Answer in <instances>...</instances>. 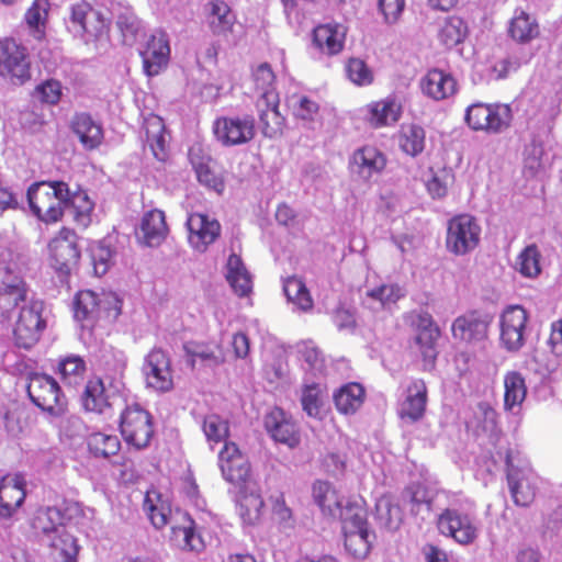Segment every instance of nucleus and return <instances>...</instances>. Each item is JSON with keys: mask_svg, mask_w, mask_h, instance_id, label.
<instances>
[{"mask_svg": "<svg viewBox=\"0 0 562 562\" xmlns=\"http://www.w3.org/2000/svg\"><path fill=\"white\" fill-rule=\"evenodd\" d=\"M67 198L68 183L64 181H40L27 189V201L32 213L46 225L56 224L63 220Z\"/></svg>", "mask_w": 562, "mask_h": 562, "instance_id": "nucleus-1", "label": "nucleus"}, {"mask_svg": "<svg viewBox=\"0 0 562 562\" xmlns=\"http://www.w3.org/2000/svg\"><path fill=\"white\" fill-rule=\"evenodd\" d=\"M44 312L45 303L42 300H31L21 307L12 331L16 347L29 350L37 345L47 328Z\"/></svg>", "mask_w": 562, "mask_h": 562, "instance_id": "nucleus-2", "label": "nucleus"}, {"mask_svg": "<svg viewBox=\"0 0 562 562\" xmlns=\"http://www.w3.org/2000/svg\"><path fill=\"white\" fill-rule=\"evenodd\" d=\"M26 392L34 405L50 415L59 416L67 409V398L59 383L49 374L30 372Z\"/></svg>", "mask_w": 562, "mask_h": 562, "instance_id": "nucleus-3", "label": "nucleus"}, {"mask_svg": "<svg viewBox=\"0 0 562 562\" xmlns=\"http://www.w3.org/2000/svg\"><path fill=\"white\" fill-rule=\"evenodd\" d=\"M50 267L61 278H67L78 267L80 248L76 232L69 227H61L47 245Z\"/></svg>", "mask_w": 562, "mask_h": 562, "instance_id": "nucleus-4", "label": "nucleus"}, {"mask_svg": "<svg viewBox=\"0 0 562 562\" xmlns=\"http://www.w3.org/2000/svg\"><path fill=\"white\" fill-rule=\"evenodd\" d=\"M336 518L341 522L346 548L355 555H364L369 550L366 509L358 503L347 502L340 506Z\"/></svg>", "mask_w": 562, "mask_h": 562, "instance_id": "nucleus-5", "label": "nucleus"}, {"mask_svg": "<svg viewBox=\"0 0 562 562\" xmlns=\"http://www.w3.org/2000/svg\"><path fill=\"white\" fill-rule=\"evenodd\" d=\"M120 431L128 446L144 449L154 436L153 417L139 404L127 405L121 413Z\"/></svg>", "mask_w": 562, "mask_h": 562, "instance_id": "nucleus-6", "label": "nucleus"}, {"mask_svg": "<svg viewBox=\"0 0 562 562\" xmlns=\"http://www.w3.org/2000/svg\"><path fill=\"white\" fill-rule=\"evenodd\" d=\"M481 227L469 214H458L447 224L446 248L456 256H464L480 244Z\"/></svg>", "mask_w": 562, "mask_h": 562, "instance_id": "nucleus-7", "label": "nucleus"}, {"mask_svg": "<svg viewBox=\"0 0 562 562\" xmlns=\"http://www.w3.org/2000/svg\"><path fill=\"white\" fill-rule=\"evenodd\" d=\"M75 317L79 321H95L101 316L116 318L121 313V301L112 293L91 290L79 291L74 301Z\"/></svg>", "mask_w": 562, "mask_h": 562, "instance_id": "nucleus-8", "label": "nucleus"}, {"mask_svg": "<svg viewBox=\"0 0 562 562\" xmlns=\"http://www.w3.org/2000/svg\"><path fill=\"white\" fill-rule=\"evenodd\" d=\"M0 76L20 85L31 79L27 48L14 38L0 40Z\"/></svg>", "mask_w": 562, "mask_h": 562, "instance_id": "nucleus-9", "label": "nucleus"}, {"mask_svg": "<svg viewBox=\"0 0 562 562\" xmlns=\"http://www.w3.org/2000/svg\"><path fill=\"white\" fill-rule=\"evenodd\" d=\"M436 526L440 535L453 539L461 546L472 544L479 533L473 518L457 508H445L438 515Z\"/></svg>", "mask_w": 562, "mask_h": 562, "instance_id": "nucleus-10", "label": "nucleus"}, {"mask_svg": "<svg viewBox=\"0 0 562 562\" xmlns=\"http://www.w3.org/2000/svg\"><path fill=\"white\" fill-rule=\"evenodd\" d=\"M218 467L223 477L243 487L251 477V467L247 456L234 441H225L218 452Z\"/></svg>", "mask_w": 562, "mask_h": 562, "instance_id": "nucleus-11", "label": "nucleus"}, {"mask_svg": "<svg viewBox=\"0 0 562 562\" xmlns=\"http://www.w3.org/2000/svg\"><path fill=\"white\" fill-rule=\"evenodd\" d=\"M214 134L225 146H237L249 143L256 135L252 115L222 116L214 122Z\"/></svg>", "mask_w": 562, "mask_h": 562, "instance_id": "nucleus-12", "label": "nucleus"}, {"mask_svg": "<svg viewBox=\"0 0 562 562\" xmlns=\"http://www.w3.org/2000/svg\"><path fill=\"white\" fill-rule=\"evenodd\" d=\"M186 225L188 243L199 252H205L220 238L222 232V226L216 218L200 212L189 214Z\"/></svg>", "mask_w": 562, "mask_h": 562, "instance_id": "nucleus-13", "label": "nucleus"}, {"mask_svg": "<svg viewBox=\"0 0 562 562\" xmlns=\"http://www.w3.org/2000/svg\"><path fill=\"white\" fill-rule=\"evenodd\" d=\"M527 311L520 305H512L501 315V341L508 351H517L525 344Z\"/></svg>", "mask_w": 562, "mask_h": 562, "instance_id": "nucleus-14", "label": "nucleus"}, {"mask_svg": "<svg viewBox=\"0 0 562 562\" xmlns=\"http://www.w3.org/2000/svg\"><path fill=\"white\" fill-rule=\"evenodd\" d=\"M408 318L416 330L415 342L419 347L424 361L432 366L437 358L436 344L440 336L439 327L427 312H413L408 315Z\"/></svg>", "mask_w": 562, "mask_h": 562, "instance_id": "nucleus-15", "label": "nucleus"}, {"mask_svg": "<svg viewBox=\"0 0 562 562\" xmlns=\"http://www.w3.org/2000/svg\"><path fill=\"white\" fill-rule=\"evenodd\" d=\"M144 370L148 386L160 392H168L173 387L170 358L161 348L150 350Z\"/></svg>", "mask_w": 562, "mask_h": 562, "instance_id": "nucleus-16", "label": "nucleus"}, {"mask_svg": "<svg viewBox=\"0 0 562 562\" xmlns=\"http://www.w3.org/2000/svg\"><path fill=\"white\" fill-rule=\"evenodd\" d=\"M428 387L423 379H414L405 390V397L400 403L397 416L408 423L422 420L426 414Z\"/></svg>", "mask_w": 562, "mask_h": 562, "instance_id": "nucleus-17", "label": "nucleus"}, {"mask_svg": "<svg viewBox=\"0 0 562 562\" xmlns=\"http://www.w3.org/2000/svg\"><path fill=\"white\" fill-rule=\"evenodd\" d=\"M492 316L481 311H470L458 316L452 324L454 338L471 342L480 341L487 337Z\"/></svg>", "mask_w": 562, "mask_h": 562, "instance_id": "nucleus-18", "label": "nucleus"}, {"mask_svg": "<svg viewBox=\"0 0 562 562\" xmlns=\"http://www.w3.org/2000/svg\"><path fill=\"white\" fill-rule=\"evenodd\" d=\"M265 427L274 441L286 445L289 448H295L301 442L299 427L291 417L279 407L272 408L267 414Z\"/></svg>", "mask_w": 562, "mask_h": 562, "instance_id": "nucleus-19", "label": "nucleus"}, {"mask_svg": "<svg viewBox=\"0 0 562 562\" xmlns=\"http://www.w3.org/2000/svg\"><path fill=\"white\" fill-rule=\"evenodd\" d=\"M26 497V482L22 474L4 475L0 480V517L11 518Z\"/></svg>", "mask_w": 562, "mask_h": 562, "instance_id": "nucleus-20", "label": "nucleus"}, {"mask_svg": "<svg viewBox=\"0 0 562 562\" xmlns=\"http://www.w3.org/2000/svg\"><path fill=\"white\" fill-rule=\"evenodd\" d=\"M279 103L280 99L276 90L262 92L258 102L259 120L266 137L274 138L282 135L285 119L279 111Z\"/></svg>", "mask_w": 562, "mask_h": 562, "instance_id": "nucleus-21", "label": "nucleus"}, {"mask_svg": "<svg viewBox=\"0 0 562 562\" xmlns=\"http://www.w3.org/2000/svg\"><path fill=\"white\" fill-rule=\"evenodd\" d=\"M170 57L169 40L165 32L159 31L147 41L146 48L142 52L143 67L149 77L157 76L167 67Z\"/></svg>", "mask_w": 562, "mask_h": 562, "instance_id": "nucleus-22", "label": "nucleus"}, {"mask_svg": "<svg viewBox=\"0 0 562 562\" xmlns=\"http://www.w3.org/2000/svg\"><path fill=\"white\" fill-rule=\"evenodd\" d=\"M188 364L193 369L199 362L204 366L217 367L225 362V353L221 342L188 341L183 345Z\"/></svg>", "mask_w": 562, "mask_h": 562, "instance_id": "nucleus-23", "label": "nucleus"}, {"mask_svg": "<svg viewBox=\"0 0 562 562\" xmlns=\"http://www.w3.org/2000/svg\"><path fill=\"white\" fill-rule=\"evenodd\" d=\"M510 495L516 505L527 507L536 497V476L527 470L512 468L507 472Z\"/></svg>", "mask_w": 562, "mask_h": 562, "instance_id": "nucleus-24", "label": "nucleus"}, {"mask_svg": "<svg viewBox=\"0 0 562 562\" xmlns=\"http://www.w3.org/2000/svg\"><path fill=\"white\" fill-rule=\"evenodd\" d=\"M70 21L79 32L94 36L102 33L108 26L103 14L87 1L71 7Z\"/></svg>", "mask_w": 562, "mask_h": 562, "instance_id": "nucleus-25", "label": "nucleus"}, {"mask_svg": "<svg viewBox=\"0 0 562 562\" xmlns=\"http://www.w3.org/2000/svg\"><path fill=\"white\" fill-rule=\"evenodd\" d=\"M189 158L198 181L207 189L214 190L216 193L221 194L225 189V181L223 176L212 168L211 157L203 155L201 148H191Z\"/></svg>", "mask_w": 562, "mask_h": 562, "instance_id": "nucleus-26", "label": "nucleus"}, {"mask_svg": "<svg viewBox=\"0 0 562 562\" xmlns=\"http://www.w3.org/2000/svg\"><path fill=\"white\" fill-rule=\"evenodd\" d=\"M420 87L427 97L440 101L456 93L457 81L451 74L434 68L422 79Z\"/></svg>", "mask_w": 562, "mask_h": 562, "instance_id": "nucleus-27", "label": "nucleus"}, {"mask_svg": "<svg viewBox=\"0 0 562 562\" xmlns=\"http://www.w3.org/2000/svg\"><path fill=\"white\" fill-rule=\"evenodd\" d=\"M29 285L21 277H13L11 280L0 282V315L10 318L12 312L26 301Z\"/></svg>", "mask_w": 562, "mask_h": 562, "instance_id": "nucleus-28", "label": "nucleus"}, {"mask_svg": "<svg viewBox=\"0 0 562 562\" xmlns=\"http://www.w3.org/2000/svg\"><path fill=\"white\" fill-rule=\"evenodd\" d=\"M345 36V27L338 23L319 24L313 31V43L321 52L336 55L344 48Z\"/></svg>", "mask_w": 562, "mask_h": 562, "instance_id": "nucleus-29", "label": "nucleus"}, {"mask_svg": "<svg viewBox=\"0 0 562 562\" xmlns=\"http://www.w3.org/2000/svg\"><path fill=\"white\" fill-rule=\"evenodd\" d=\"M145 142L149 146L154 157L159 161L168 158V144L164 120L149 114L144 120Z\"/></svg>", "mask_w": 562, "mask_h": 562, "instance_id": "nucleus-30", "label": "nucleus"}, {"mask_svg": "<svg viewBox=\"0 0 562 562\" xmlns=\"http://www.w3.org/2000/svg\"><path fill=\"white\" fill-rule=\"evenodd\" d=\"M366 389L358 382H348L333 393V401L338 413L353 415L363 405Z\"/></svg>", "mask_w": 562, "mask_h": 562, "instance_id": "nucleus-31", "label": "nucleus"}, {"mask_svg": "<svg viewBox=\"0 0 562 562\" xmlns=\"http://www.w3.org/2000/svg\"><path fill=\"white\" fill-rule=\"evenodd\" d=\"M82 406L87 412L103 414L111 408V395L103 380L92 376L88 380L82 396Z\"/></svg>", "mask_w": 562, "mask_h": 562, "instance_id": "nucleus-32", "label": "nucleus"}, {"mask_svg": "<svg viewBox=\"0 0 562 562\" xmlns=\"http://www.w3.org/2000/svg\"><path fill=\"white\" fill-rule=\"evenodd\" d=\"M350 164L360 176L371 178L385 168L386 158L378 148L363 146L353 153Z\"/></svg>", "mask_w": 562, "mask_h": 562, "instance_id": "nucleus-33", "label": "nucleus"}, {"mask_svg": "<svg viewBox=\"0 0 562 562\" xmlns=\"http://www.w3.org/2000/svg\"><path fill=\"white\" fill-rule=\"evenodd\" d=\"M143 509L153 526L157 529H161L170 522L172 514L171 505L169 501L155 488H150L146 492Z\"/></svg>", "mask_w": 562, "mask_h": 562, "instance_id": "nucleus-34", "label": "nucleus"}, {"mask_svg": "<svg viewBox=\"0 0 562 562\" xmlns=\"http://www.w3.org/2000/svg\"><path fill=\"white\" fill-rule=\"evenodd\" d=\"M312 497L323 515L336 518L344 503L335 486L328 481L317 480L312 486Z\"/></svg>", "mask_w": 562, "mask_h": 562, "instance_id": "nucleus-35", "label": "nucleus"}, {"mask_svg": "<svg viewBox=\"0 0 562 562\" xmlns=\"http://www.w3.org/2000/svg\"><path fill=\"white\" fill-rule=\"evenodd\" d=\"M71 130L87 149L99 147L103 140L102 126L87 113H79L72 117Z\"/></svg>", "mask_w": 562, "mask_h": 562, "instance_id": "nucleus-36", "label": "nucleus"}, {"mask_svg": "<svg viewBox=\"0 0 562 562\" xmlns=\"http://www.w3.org/2000/svg\"><path fill=\"white\" fill-rule=\"evenodd\" d=\"M140 232L147 246H159L166 239L169 232L165 213L160 210H151L145 213L140 224Z\"/></svg>", "mask_w": 562, "mask_h": 562, "instance_id": "nucleus-37", "label": "nucleus"}, {"mask_svg": "<svg viewBox=\"0 0 562 562\" xmlns=\"http://www.w3.org/2000/svg\"><path fill=\"white\" fill-rule=\"evenodd\" d=\"M527 397V384L525 376L515 370L504 374V409L514 412L520 409Z\"/></svg>", "mask_w": 562, "mask_h": 562, "instance_id": "nucleus-38", "label": "nucleus"}, {"mask_svg": "<svg viewBox=\"0 0 562 562\" xmlns=\"http://www.w3.org/2000/svg\"><path fill=\"white\" fill-rule=\"evenodd\" d=\"M508 34L514 41L526 44L539 36L540 29L536 19L520 10L512 18Z\"/></svg>", "mask_w": 562, "mask_h": 562, "instance_id": "nucleus-39", "label": "nucleus"}, {"mask_svg": "<svg viewBox=\"0 0 562 562\" xmlns=\"http://www.w3.org/2000/svg\"><path fill=\"white\" fill-rule=\"evenodd\" d=\"M86 372V361L79 355L69 353L57 361L56 373L66 385H78L83 381Z\"/></svg>", "mask_w": 562, "mask_h": 562, "instance_id": "nucleus-40", "label": "nucleus"}, {"mask_svg": "<svg viewBox=\"0 0 562 562\" xmlns=\"http://www.w3.org/2000/svg\"><path fill=\"white\" fill-rule=\"evenodd\" d=\"M401 115V108L394 99H384L368 104V122L372 127L379 128L396 122Z\"/></svg>", "mask_w": 562, "mask_h": 562, "instance_id": "nucleus-41", "label": "nucleus"}, {"mask_svg": "<svg viewBox=\"0 0 562 562\" xmlns=\"http://www.w3.org/2000/svg\"><path fill=\"white\" fill-rule=\"evenodd\" d=\"M227 281L239 296H246L251 292V278L241 258L232 254L227 260Z\"/></svg>", "mask_w": 562, "mask_h": 562, "instance_id": "nucleus-42", "label": "nucleus"}, {"mask_svg": "<svg viewBox=\"0 0 562 562\" xmlns=\"http://www.w3.org/2000/svg\"><path fill=\"white\" fill-rule=\"evenodd\" d=\"M88 451L97 459H109L121 450V441L116 435L92 432L87 438Z\"/></svg>", "mask_w": 562, "mask_h": 562, "instance_id": "nucleus-43", "label": "nucleus"}, {"mask_svg": "<svg viewBox=\"0 0 562 562\" xmlns=\"http://www.w3.org/2000/svg\"><path fill=\"white\" fill-rule=\"evenodd\" d=\"M326 386L316 382L304 384L301 390L302 409L308 417L322 419Z\"/></svg>", "mask_w": 562, "mask_h": 562, "instance_id": "nucleus-44", "label": "nucleus"}, {"mask_svg": "<svg viewBox=\"0 0 562 562\" xmlns=\"http://www.w3.org/2000/svg\"><path fill=\"white\" fill-rule=\"evenodd\" d=\"M468 31V24L461 16L450 15L445 19L438 40L445 47L452 48L464 41Z\"/></svg>", "mask_w": 562, "mask_h": 562, "instance_id": "nucleus-45", "label": "nucleus"}, {"mask_svg": "<svg viewBox=\"0 0 562 562\" xmlns=\"http://www.w3.org/2000/svg\"><path fill=\"white\" fill-rule=\"evenodd\" d=\"M202 430L206 441L211 447L221 442L224 445L225 441H229V422L216 413H211L204 416L202 422Z\"/></svg>", "mask_w": 562, "mask_h": 562, "instance_id": "nucleus-46", "label": "nucleus"}, {"mask_svg": "<svg viewBox=\"0 0 562 562\" xmlns=\"http://www.w3.org/2000/svg\"><path fill=\"white\" fill-rule=\"evenodd\" d=\"M284 294L291 303L296 305L303 312L311 311L314 301L304 281L295 276L288 277L283 282Z\"/></svg>", "mask_w": 562, "mask_h": 562, "instance_id": "nucleus-47", "label": "nucleus"}, {"mask_svg": "<svg viewBox=\"0 0 562 562\" xmlns=\"http://www.w3.org/2000/svg\"><path fill=\"white\" fill-rule=\"evenodd\" d=\"M263 499L259 493L241 492L237 503V510L244 522L255 525L261 515Z\"/></svg>", "mask_w": 562, "mask_h": 562, "instance_id": "nucleus-48", "label": "nucleus"}, {"mask_svg": "<svg viewBox=\"0 0 562 562\" xmlns=\"http://www.w3.org/2000/svg\"><path fill=\"white\" fill-rule=\"evenodd\" d=\"M400 146L409 156L419 155L425 148V131L416 124L404 125L400 135Z\"/></svg>", "mask_w": 562, "mask_h": 562, "instance_id": "nucleus-49", "label": "nucleus"}, {"mask_svg": "<svg viewBox=\"0 0 562 562\" xmlns=\"http://www.w3.org/2000/svg\"><path fill=\"white\" fill-rule=\"evenodd\" d=\"M210 27L214 34L221 35L232 31L234 16L229 7L221 0L211 2Z\"/></svg>", "mask_w": 562, "mask_h": 562, "instance_id": "nucleus-50", "label": "nucleus"}, {"mask_svg": "<svg viewBox=\"0 0 562 562\" xmlns=\"http://www.w3.org/2000/svg\"><path fill=\"white\" fill-rule=\"evenodd\" d=\"M67 206L74 209V220L76 223L82 226H87L90 223L94 204L85 190L71 192L68 188Z\"/></svg>", "mask_w": 562, "mask_h": 562, "instance_id": "nucleus-51", "label": "nucleus"}, {"mask_svg": "<svg viewBox=\"0 0 562 562\" xmlns=\"http://www.w3.org/2000/svg\"><path fill=\"white\" fill-rule=\"evenodd\" d=\"M540 258L538 247L535 244L529 245L518 255L516 268L524 277H537L541 272Z\"/></svg>", "mask_w": 562, "mask_h": 562, "instance_id": "nucleus-52", "label": "nucleus"}, {"mask_svg": "<svg viewBox=\"0 0 562 562\" xmlns=\"http://www.w3.org/2000/svg\"><path fill=\"white\" fill-rule=\"evenodd\" d=\"M63 525V516L56 507L40 510L34 518V528L47 536L59 532Z\"/></svg>", "mask_w": 562, "mask_h": 562, "instance_id": "nucleus-53", "label": "nucleus"}, {"mask_svg": "<svg viewBox=\"0 0 562 562\" xmlns=\"http://www.w3.org/2000/svg\"><path fill=\"white\" fill-rule=\"evenodd\" d=\"M292 113L296 119L303 121H314L318 114V103L307 95L293 94L292 98Z\"/></svg>", "mask_w": 562, "mask_h": 562, "instance_id": "nucleus-54", "label": "nucleus"}, {"mask_svg": "<svg viewBox=\"0 0 562 562\" xmlns=\"http://www.w3.org/2000/svg\"><path fill=\"white\" fill-rule=\"evenodd\" d=\"M485 121H488V133H498L510 124L509 109L507 106L487 104Z\"/></svg>", "mask_w": 562, "mask_h": 562, "instance_id": "nucleus-55", "label": "nucleus"}, {"mask_svg": "<svg viewBox=\"0 0 562 562\" xmlns=\"http://www.w3.org/2000/svg\"><path fill=\"white\" fill-rule=\"evenodd\" d=\"M348 78L357 86H369L373 82V72L364 60L350 58L346 66Z\"/></svg>", "mask_w": 562, "mask_h": 562, "instance_id": "nucleus-56", "label": "nucleus"}, {"mask_svg": "<svg viewBox=\"0 0 562 562\" xmlns=\"http://www.w3.org/2000/svg\"><path fill=\"white\" fill-rule=\"evenodd\" d=\"M183 517L187 521V525L172 526V533L176 538L182 537L184 548H188L189 550H200L202 548V541L200 536H198L194 531V521L187 515Z\"/></svg>", "mask_w": 562, "mask_h": 562, "instance_id": "nucleus-57", "label": "nucleus"}, {"mask_svg": "<svg viewBox=\"0 0 562 562\" xmlns=\"http://www.w3.org/2000/svg\"><path fill=\"white\" fill-rule=\"evenodd\" d=\"M367 296L379 301L382 305L395 303L402 296L401 289L396 284H382L367 292Z\"/></svg>", "mask_w": 562, "mask_h": 562, "instance_id": "nucleus-58", "label": "nucleus"}, {"mask_svg": "<svg viewBox=\"0 0 562 562\" xmlns=\"http://www.w3.org/2000/svg\"><path fill=\"white\" fill-rule=\"evenodd\" d=\"M36 93L42 102L55 105L61 98V85L58 80L48 79L36 87Z\"/></svg>", "mask_w": 562, "mask_h": 562, "instance_id": "nucleus-59", "label": "nucleus"}, {"mask_svg": "<svg viewBox=\"0 0 562 562\" xmlns=\"http://www.w3.org/2000/svg\"><path fill=\"white\" fill-rule=\"evenodd\" d=\"M47 19V3L44 0H35L25 13V21L31 29L40 30Z\"/></svg>", "mask_w": 562, "mask_h": 562, "instance_id": "nucleus-60", "label": "nucleus"}, {"mask_svg": "<svg viewBox=\"0 0 562 562\" xmlns=\"http://www.w3.org/2000/svg\"><path fill=\"white\" fill-rule=\"evenodd\" d=\"M487 104L476 103L468 108L465 113V121L469 126L474 131L487 132L488 121H485V112Z\"/></svg>", "mask_w": 562, "mask_h": 562, "instance_id": "nucleus-61", "label": "nucleus"}, {"mask_svg": "<svg viewBox=\"0 0 562 562\" xmlns=\"http://www.w3.org/2000/svg\"><path fill=\"white\" fill-rule=\"evenodd\" d=\"M271 513L280 524H289L293 520L292 509L286 505L282 493L270 497Z\"/></svg>", "mask_w": 562, "mask_h": 562, "instance_id": "nucleus-62", "label": "nucleus"}, {"mask_svg": "<svg viewBox=\"0 0 562 562\" xmlns=\"http://www.w3.org/2000/svg\"><path fill=\"white\" fill-rule=\"evenodd\" d=\"M256 86L265 91L271 90L276 82V75L268 63H262L257 66L252 72Z\"/></svg>", "mask_w": 562, "mask_h": 562, "instance_id": "nucleus-63", "label": "nucleus"}, {"mask_svg": "<svg viewBox=\"0 0 562 562\" xmlns=\"http://www.w3.org/2000/svg\"><path fill=\"white\" fill-rule=\"evenodd\" d=\"M379 8L385 22L395 23L405 8V0H379Z\"/></svg>", "mask_w": 562, "mask_h": 562, "instance_id": "nucleus-64", "label": "nucleus"}]
</instances>
